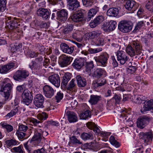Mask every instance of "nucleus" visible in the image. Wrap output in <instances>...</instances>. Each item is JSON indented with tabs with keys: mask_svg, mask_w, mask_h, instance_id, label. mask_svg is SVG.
I'll return each mask as SVG.
<instances>
[{
	"mask_svg": "<svg viewBox=\"0 0 153 153\" xmlns=\"http://www.w3.org/2000/svg\"><path fill=\"white\" fill-rule=\"evenodd\" d=\"M10 81L9 79L7 78L4 79L1 83L0 91L3 92L4 97L8 99L10 94L12 87L11 83H7Z\"/></svg>",
	"mask_w": 153,
	"mask_h": 153,
	"instance_id": "f257e3e1",
	"label": "nucleus"
},
{
	"mask_svg": "<svg viewBox=\"0 0 153 153\" xmlns=\"http://www.w3.org/2000/svg\"><path fill=\"white\" fill-rule=\"evenodd\" d=\"M132 45L135 48L136 51L131 46L128 45L126 49V53L131 56H133L136 54L137 55L140 54L141 51L139 44L136 42H132Z\"/></svg>",
	"mask_w": 153,
	"mask_h": 153,
	"instance_id": "f03ea898",
	"label": "nucleus"
},
{
	"mask_svg": "<svg viewBox=\"0 0 153 153\" xmlns=\"http://www.w3.org/2000/svg\"><path fill=\"white\" fill-rule=\"evenodd\" d=\"M16 62H13L8 63L6 65L0 66V73L6 74L18 66Z\"/></svg>",
	"mask_w": 153,
	"mask_h": 153,
	"instance_id": "7ed1b4c3",
	"label": "nucleus"
},
{
	"mask_svg": "<svg viewBox=\"0 0 153 153\" xmlns=\"http://www.w3.org/2000/svg\"><path fill=\"white\" fill-rule=\"evenodd\" d=\"M29 74V73L27 71L19 70L15 73L13 78L15 80L21 82L25 80Z\"/></svg>",
	"mask_w": 153,
	"mask_h": 153,
	"instance_id": "20e7f679",
	"label": "nucleus"
},
{
	"mask_svg": "<svg viewBox=\"0 0 153 153\" xmlns=\"http://www.w3.org/2000/svg\"><path fill=\"white\" fill-rule=\"evenodd\" d=\"M22 98L23 103L28 105L32 102L33 96L31 92L26 89L24 90L22 94Z\"/></svg>",
	"mask_w": 153,
	"mask_h": 153,
	"instance_id": "39448f33",
	"label": "nucleus"
},
{
	"mask_svg": "<svg viewBox=\"0 0 153 153\" xmlns=\"http://www.w3.org/2000/svg\"><path fill=\"white\" fill-rule=\"evenodd\" d=\"M109 57L108 55L105 53H102L99 56L94 57V59L97 64H100L101 66L105 67L107 64Z\"/></svg>",
	"mask_w": 153,
	"mask_h": 153,
	"instance_id": "423d86ee",
	"label": "nucleus"
},
{
	"mask_svg": "<svg viewBox=\"0 0 153 153\" xmlns=\"http://www.w3.org/2000/svg\"><path fill=\"white\" fill-rule=\"evenodd\" d=\"M151 119V118L149 116H143L140 117L137 119V126L138 127L143 129L146 126Z\"/></svg>",
	"mask_w": 153,
	"mask_h": 153,
	"instance_id": "0eeeda50",
	"label": "nucleus"
},
{
	"mask_svg": "<svg viewBox=\"0 0 153 153\" xmlns=\"http://www.w3.org/2000/svg\"><path fill=\"white\" fill-rule=\"evenodd\" d=\"M84 10H83L79 11L76 13H74L71 16V19L74 22H84L86 21L84 18Z\"/></svg>",
	"mask_w": 153,
	"mask_h": 153,
	"instance_id": "6e6552de",
	"label": "nucleus"
},
{
	"mask_svg": "<svg viewBox=\"0 0 153 153\" xmlns=\"http://www.w3.org/2000/svg\"><path fill=\"white\" fill-rule=\"evenodd\" d=\"M118 28L123 33H127L132 29V26L131 24L126 21H121L119 24Z\"/></svg>",
	"mask_w": 153,
	"mask_h": 153,
	"instance_id": "1a4fd4ad",
	"label": "nucleus"
},
{
	"mask_svg": "<svg viewBox=\"0 0 153 153\" xmlns=\"http://www.w3.org/2000/svg\"><path fill=\"white\" fill-rule=\"evenodd\" d=\"M153 99H151L149 101H146L144 102V105L140 110L141 112L143 114H145L146 111H151L153 112Z\"/></svg>",
	"mask_w": 153,
	"mask_h": 153,
	"instance_id": "9d476101",
	"label": "nucleus"
},
{
	"mask_svg": "<svg viewBox=\"0 0 153 153\" xmlns=\"http://www.w3.org/2000/svg\"><path fill=\"white\" fill-rule=\"evenodd\" d=\"M117 59L121 64H124L128 60V58L127 54L122 51H117Z\"/></svg>",
	"mask_w": 153,
	"mask_h": 153,
	"instance_id": "9b49d317",
	"label": "nucleus"
},
{
	"mask_svg": "<svg viewBox=\"0 0 153 153\" xmlns=\"http://www.w3.org/2000/svg\"><path fill=\"white\" fill-rule=\"evenodd\" d=\"M44 101L43 96L41 94H37L34 97L33 103L36 107L40 108L43 106Z\"/></svg>",
	"mask_w": 153,
	"mask_h": 153,
	"instance_id": "f8f14e48",
	"label": "nucleus"
},
{
	"mask_svg": "<svg viewBox=\"0 0 153 153\" xmlns=\"http://www.w3.org/2000/svg\"><path fill=\"white\" fill-rule=\"evenodd\" d=\"M59 65L62 67H64L68 65L70 63V60L72 58L65 55H62L59 57Z\"/></svg>",
	"mask_w": 153,
	"mask_h": 153,
	"instance_id": "ddd939ff",
	"label": "nucleus"
},
{
	"mask_svg": "<svg viewBox=\"0 0 153 153\" xmlns=\"http://www.w3.org/2000/svg\"><path fill=\"white\" fill-rule=\"evenodd\" d=\"M49 81L56 87H58L60 86V79L58 75L54 74L49 76L48 78Z\"/></svg>",
	"mask_w": 153,
	"mask_h": 153,
	"instance_id": "4468645a",
	"label": "nucleus"
},
{
	"mask_svg": "<svg viewBox=\"0 0 153 153\" xmlns=\"http://www.w3.org/2000/svg\"><path fill=\"white\" fill-rule=\"evenodd\" d=\"M43 93L47 97L51 98L54 95V91L53 88L48 85H45L43 88Z\"/></svg>",
	"mask_w": 153,
	"mask_h": 153,
	"instance_id": "2eb2a0df",
	"label": "nucleus"
},
{
	"mask_svg": "<svg viewBox=\"0 0 153 153\" xmlns=\"http://www.w3.org/2000/svg\"><path fill=\"white\" fill-rule=\"evenodd\" d=\"M67 5L70 10H76L80 6V3L77 0H67Z\"/></svg>",
	"mask_w": 153,
	"mask_h": 153,
	"instance_id": "dca6fc26",
	"label": "nucleus"
},
{
	"mask_svg": "<svg viewBox=\"0 0 153 153\" xmlns=\"http://www.w3.org/2000/svg\"><path fill=\"white\" fill-rule=\"evenodd\" d=\"M34 136L30 140V142L32 141L37 142L39 143L41 141L42 138V135L41 134L42 130L40 128H37L35 129Z\"/></svg>",
	"mask_w": 153,
	"mask_h": 153,
	"instance_id": "f3484780",
	"label": "nucleus"
},
{
	"mask_svg": "<svg viewBox=\"0 0 153 153\" xmlns=\"http://www.w3.org/2000/svg\"><path fill=\"white\" fill-rule=\"evenodd\" d=\"M30 68L34 70L36 74L39 75H41L42 74V65L39 63L33 62V65H29Z\"/></svg>",
	"mask_w": 153,
	"mask_h": 153,
	"instance_id": "a211bd4d",
	"label": "nucleus"
},
{
	"mask_svg": "<svg viewBox=\"0 0 153 153\" xmlns=\"http://www.w3.org/2000/svg\"><path fill=\"white\" fill-rule=\"evenodd\" d=\"M141 138L146 143L152 141L153 137V133L152 132H147L145 133H142L140 134Z\"/></svg>",
	"mask_w": 153,
	"mask_h": 153,
	"instance_id": "6ab92c4d",
	"label": "nucleus"
},
{
	"mask_svg": "<svg viewBox=\"0 0 153 153\" xmlns=\"http://www.w3.org/2000/svg\"><path fill=\"white\" fill-rule=\"evenodd\" d=\"M57 18L59 21L64 22L67 19L68 15L67 11L64 9H63L59 11L57 13Z\"/></svg>",
	"mask_w": 153,
	"mask_h": 153,
	"instance_id": "aec40b11",
	"label": "nucleus"
},
{
	"mask_svg": "<svg viewBox=\"0 0 153 153\" xmlns=\"http://www.w3.org/2000/svg\"><path fill=\"white\" fill-rule=\"evenodd\" d=\"M85 62V61L84 59L82 58L76 59L75 60L72 64V66L74 68L79 69L84 65Z\"/></svg>",
	"mask_w": 153,
	"mask_h": 153,
	"instance_id": "412c9836",
	"label": "nucleus"
},
{
	"mask_svg": "<svg viewBox=\"0 0 153 153\" xmlns=\"http://www.w3.org/2000/svg\"><path fill=\"white\" fill-rule=\"evenodd\" d=\"M37 15L42 17L45 19H47L50 15L49 12L47 9L44 8H41L38 9L37 11Z\"/></svg>",
	"mask_w": 153,
	"mask_h": 153,
	"instance_id": "4be33fe9",
	"label": "nucleus"
},
{
	"mask_svg": "<svg viewBox=\"0 0 153 153\" xmlns=\"http://www.w3.org/2000/svg\"><path fill=\"white\" fill-rule=\"evenodd\" d=\"M60 47L61 50L63 52L71 54L73 52L74 50L73 47H70L65 43H62L60 44Z\"/></svg>",
	"mask_w": 153,
	"mask_h": 153,
	"instance_id": "5701e85b",
	"label": "nucleus"
},
{
	"mask_svg": "<svg viewBox=\"0 0 153 153\" xmlns=\"http://www.w3.org/2000/svg\"><path fill=\"white\" fill-rule=\"evenodd\" d=\"M66 114L70 123L75 122L77 121V115L73 111H68Z\"/></svg>",
	"mask_w": 153,
	"mask_h": 153,
	"instance_id": "b1692460",
	"label": "nucleus"
},
{
	"mask_svg": "<svg viewBox=\"0 0 153 153\" xmlns=\"http://www.w3.org/2000/svg\"><path fill=\"white\" fill-rule=\"evenodd\" d=\"M102 33L100 31H92L85 35L86 40H88L89 39H93L101 35Z\"/></svg>",
	"mask_w": 153,
	"mask_h": 153,
	"instance_id": "393cba45",
	"label": "nucleus"
},
{
	"mask_svg": "<svg viewBox=\"0 0 153 153\" xmlns=\"http://www.w3.org/2000/svg\"><path fill=\"white\" fill-rule=\"evenodd\" d=\"M99 10V8L97 7H95L91 9L88 13V15L85 19V20L87 21H89L91 18L98 12Z\"/></svg>",
	"mask_w": 153,
	"mask_h": 153,
	"instance_id": "a878e982",
	"label": "nucleus"
},
{
	"mask_svg": "<svg viewBox=\"0 0 153 153\" xmlns=\"http://www.w3.org/2000/svg\"><path fill=\"white\" fill-rule=\"evenodd\" d=\"M86 126L88 128L93 130L94 132L97 135L100 134V132H101L96 124L94 123L91 122H89L87 123Z\"/></svg>",
	"mask_w": 153,
	"mask_h": 153,
	"instance_id": "bb28decb",
	"label": "nucleus"
},
{
	"mask_svg": "<svg viewBox=\"0 0 153 153\" xmlns=\"http://www.w3.org/2000/svg\"><path fill=\"white\" fill-rule=\"evenodd\" d=\"M131 99L133 102L140 104L145 100V97L142 95H134L131 97Z\"/></svg>",
	"mask_w": 153,
	"mask_h": 153,
	"instance_id": "cd10ccee",
	"label": "nucleus"
},
{
	"mask_svg": "<svg viewBox=\"0 0 153 153\" xmlns=\"http://www.w3.org/2000/svg\"><path fill=\"white\" fill-rule=\"evenodd\" d=\"M106 82V79L103 78H100L98 79L96 81H94L92 83V85L95 88H97L104 85Z\"/></svg>",
	"mask_w": 153,
	"mask_h": 153,
	"instance_id": "c85d7f7f",
	"label": "nucleus"
},
{
	"mask_svg": "<svg viewBox=\"0 0 153 153\" xmlns=\"http://www.w3.org/2000/svg\"><path fill=\"white\" fill-rule=\"evenodd\" d=\"M71 74L69 73H66L63 76L61 83V86L65 87L67 83L71 79Z\"/></svg>",
	"mask_w": 153,
	"mask_h": 153,
	"instance_id": "c756f323",
	"label": "nucleus"
},
{
	"mask_svg": "<svg viewBox=\"0 0 153 153\" xmlns=\"http://www.w3.org/2000/svg\"><path fill=\"white\" fill-rule=\"evenodd\" d=\"M135 4V2L133 1L126 0L124 5L125 8L128 10H134V7Z\"/></svg>",
	"mask_w": 153,
	"mask_h": 153,
	"instance_id": "7c9ffc66",
	"label": "nucleus"
},
{
	"mask_svg": "<svg viewBox=\"0 0 153 153\" xmlns=\"http://www.w3.org/2000/svg\"><path fill=\"white\" fill-rule=\"evenodd\" d=\"M77 80V85L79 87H84L86 85L87 83L85 79L79 75L77 76L76 77Z\"/></svg>",
	"mask_w": 153,
	"mask_h": 153,
	"instance_id": "2f4dec72",
	"label": "nucleus"
},
{
	"mask_svg": "<svg viewBox=\"0 0 153 153\" xmlns=\"http://www.w3.org/2000/svg\"><path fill=\"white\" fill-rule=\"evenodd\" d=\"M127 111L126 110H122L121 111V114H120V117L121 118H123L124 117H126L125 118V120H126V124L127 126L129 127H131L133 126V123L132 121L129 120V121L128 120H127V117H128L127 114Z\"/></svg>",
	"mask_w": 153,
	"mask_h": 153,
	"instance_id": "473e14b6",
	"label": "nucleus"
},
{
	"mask_svg": "<svg viewBox=\"0 0 153 153\" xmlns=\"http://www.w3.org/2000/svg\"><path fill=\"white\" fill-rule=\"evenodd\" d=\"M104 70L101 68L97 69L94 72L92 76L95 78L97 79L100 78L102 77Z\"/></svg>",
	"mask_w": 153,
	"mask_h": 153,
	"instance_id": "72a5a7b5",
	"label": "nucleus"
},
{
	"mask_svg": "<svg viewBox=\"0 0 153 153\" xmlns=\"http://www.w3.org/2000/svg\"><path fill=\"white\" fill-rule=\"evenodd\" d=\"M118 13V10L117 8H110L107 11V15L110 16L115 17L117 16Z\"/></svg>",
	"mask_w": 153,
	"mask_h": 153,
	"instance_id": "f704fd0d",
	"label": "nucleus"
},
{
	"mask_svg": "<svg viewBox=\"0 0 153 153\" xmlns=\"http://www.w3.org/2000/svg\"><path fill=\"white\" fill-rule=\"evenodd\" d=\"M72 37L79 42H81L82 40V35L79 31L76 30L74 32L72 35Z\"/></svg>",
	"mask_w": 153,
	"mask_h": 153,
	"instance_id": "c9c22d12",
	"label": "nucleus"
},
{
	"mask_svg": "<svg viewBox=\"0 0 153 153\" xmlns=\"http://www.w3.org/2000/svg\"><path fill=\"white\" fill-rule=\"evenodd\" d=\"M101 96L91 95L90 96V99L89 102L92 105H95L101 99Z\"/></svg>",
	"mask_w": 153,
	"mask_h": 153,
	"instance_id": "e433bc0d",
	"label": "nucleus"
},
{
	"mask_svg": "<svg viewBox=\"0 0 153 153\" xmlns=\"http://www.w3.org/2000/svg\"><path fill=\"white\" fill-rule=\"evenodd\" d=\"M91 113L89 110H87L82 112L79 115L80 118L82 119L86 120L91 117Z\"/></svg>",
	"mask_w": 153,
	"mask_h": 153,
	"instance_id": "4c0bfd02",
	"label": "nucleus"
},
{
	"mask_svg": "<svg viewBox=\"0 0 153 153\" xmlns=\"http://www.w3.org/2000/svg\"><path fill=\"white\" fill-rule=\"evenodd\" d=\"M81 137L84 140L93 139V134L90 133H83L81 135Z\"/></svg>",
	"mask_w": 153,
	"mask_h": 153,
	"instance_id": "58836bf2",
	"label": "nucleus"
},
{
	"mask_svg": "<svg viewBox=\"0 0 153 153\" xmlns=\"http://www.w3.org/2000/svg\"><path fill=\"white\" fill-rule=\"evenodd\" d=\"M70 144L75 145H78L82 144V143L80 140L77 139L75 136H73L70 138Z\"/></svg>",
	"mask_w": 153,
	"mask_h": 153,
	"instance_id": "ea45409f",
	"label": "nucleus"
},
{
	"mask_svg": "<svg viewBox=\"0 0 153 153\" xmlns=\"http://www.w3.org/2000/svg\"><path fill=\"white\" fill-rule=\"evenodd\" d=\"M0 125L2 128L6 129L7 132H8L11 131L13 130V127L12 126L4 122H1Z\"/></svg>",
	"mask_w": 153,
	"mask_h": 153,
	"instance_id": "a19ab883",
	"label": "nucleus"
},
{
	"mask_svg": "<svg viewBox=\"0 0 153 153\" xmlns=\"http://www.w3.org/2000/svg\"><path fill=\"white\" fill-rule=\"evenodd\" d=\"M74 82L75 80L74 79H72L70 82L69 84L67 89V91L68 93H71V91H72V90H73L74 88L76 85Z\"/></svg>",
	"mask_w": 153,
	"mask_h": 153,
	"instance_id": "79ce46f5",
	"label": "nucleus"
},
{
	"mask_svg": "<svg viewBox=\"0 0 153 153\" xmlns=\"http://www.w3.org/2000/svg\"><path fill=\"white\" fill-rule=\"evenodd\" d=\"M73 28V26L72 24L67 25L63 29V32L65 34L69 33L72 31Z\"/></svg>",
	"mask_w": 153,
	"mask_h": 153,
	"instance_id": "37998d69",
	"label": "nucleus"
},
{
	"mask_svg": "<svg viewBox=\"0 0 153 153\" xmlns=\"http://www.w3.org/2000/svg\"><path fill=\"white\" fill-rule=\"evenodd\" d=\"M146 8L149 11L153 12V1L151 0H148L145 5Z\"/></svg>",
	"mask_w": 153,
	"mask_h": 153,
	"instance_id": "c03bdc74",
	"label": "nucleus"
},
{
	"mask_svg": "<svg viewBox=\"0 0 153 153\" xmlns=\"http://www.w3.org/2000/svg\"><path fill=\"white\" fill-rule=\"evenodd\" d=\"M18 107H16L12 110L10 113L7 114L6 115L5 117L10 118L16 114L18 113Z\"/></svg>",
	"mask_w": 153,
	"mask_h": 153,
	"instance_id": "a18cd8bd",
	"label": "nucleus"
},
{
	"mask_svg": "<svg viewBox=\"0 0 153 153\" xmlns=\"http://www.w3.org/2000/svg\"><path fill=\"white\" fill-rule=\"evenodd\" d=\"M35 24L36 26H39L41 28H47L48 27L47 24L42 21L36 20Z\"/></svg>",
	"mask_w": 153,
	"mask_h": 153,
	"instance_id": "49530a36",
	"label": "nucleus"
},
{
	"mask_svg": "<svg viewBox=\"0 0 153 153\" xmlns=\"http://www.w3.org/2000/svg\"><path fill=\"white\" fill-rule=\"evenodd\" d=\"M6 0H0V11L4 12L6 9Z\"/></svg>",
	"mask_w": 153,
	"mask_h": 153,
	"instance_id": "de8ad7c7",
	"label": "nucleus"
},
{
	"mask_svg": "<svg viewBox=\"0 0 153 153\" xmlns=\"http://www.w3.org/2000/svg\"><path fill=\"white\" fill-rule=\"evenodd\" d=\"M108 23L109 24L108 28H109V31L114 30L117 26V22L111 20Z\"/></svg>",
	"mask_w": 153,
	"mask_h": 153,
	"instance_id": "09e8293b",
	"label": "nucleus"
},
{
	"mask_svg": "<svg viewBox=\"0 0 153 153\" xmlns=\"http://www.w3.org/2000/svg\"><path fill=\"white\" fill-rule=\"evenodd\" d=\"M109 141L111 143L116 147L117 148L120 147V144L115 140L114 137L111 136L109 138Z\"/></svg>",
	"mask_w": 153,
	"mask_h": 153,
	"instance_id": "8fccbe9b",
	"label": "nucleus"
},
{
	"mask_svg": "<svg viewBox=\"0 0 153 153\" xmlns=\"http://www.w3.org/2000/svg\"><path fill=\"white\" fill-rule=\"evenodd\" d=\"M11 150L14 152L17 153H23V147L22 146L20 145L17 147H14Z\"/></svg>",
	"mask_w": 153,
	"mask_h": 153,
	"instance_id": "3c124183",
	"label": "nucleus"
},
{
	"mask_svg": "<svg viewBox=\"0 0 153 153\" xmlns=\"http://www.w3.org/2000/svg\"><path fill=\"white\" fill-rule=\"evenodd\" d=\"M6 143L9 146H15L17 144H19V142L15 139H11L10 140H8L6 141Z\"/></svg>",
	"mask_w": 153,
	"mask_h": 153,
	"instance_id": "603ef678",
	"label": "nucleus"
},
{
	"mask_svg": "<svg viewBox=\"0 0 153 153\" xmlns=\"http://www.w3.org/2000/svg\"><path fill=\"white\" fill-rule=\"evenodd\" d=\"M19 130L20 131L25 132L28 128L27 124L24 125L22 123L19 124Z\"/></svg>",
	"mask_w": 153,
	"mask_h": 153,
	"instance_id": "864d4df0",
	"label": "nucleus"
},
{
	"mask_svg": "<svg viewBox=\"0 0 153 153\" xmlns=\"http://www.w3.org/2000/svg\"><path fill=\"white\" fill-rule=\"evenodd\" d=\"M134 151L132 153H145L144 149L143 146L140 145L138 147H136Z\"/></svg>",
	"mask_w": 153,
	"mask_h": 153,
	"instance_id": "5fc2aeb1",
	"label": "nucleus"
},
{
	"mask_svg": "<svg viewBox=\"0 0 153 153\" xmlns=\"http://www.w3.org/2000/svg\"><path fill=\"white\" fill-rule=\"evenodd\" d=\"M37 118L39 120H45L48 117V115L45 112H42L38 114L37 116Z\"/></svg>",
	"mask_w": 153,
	"mask_h": 153,
	"instance_id": "6e6d98bb",
	"label": "nucleus"
},
{
	"mask_svg": "<svg viewBox=\"0 0 153 153\" xmlns=\"http://www.w3.org/2000/svg\"><path fill=\"white\" fill-rule=\"evenodd\" d=\"M94 43L96 46H102L104 44L103 39L102 38H98L95 41Z\"/></svg>",
	"mask_w": 153,
	"mask_h": 153,
	"instance_id": "4d7b16f0",
	"label": "nucleus"
},
{
	"mask_svg": "<svg viewBox=\"0 0 153 153\" xmlns=\"http://www.w3.org/2000/svg\"><path fill=\"white\" fill-rule=\"evenodd\" d=\"M94 67V65L93 61L88 63L86 66V71L89 72Z\"/></svg>",
	"mask_w": 153,
	"mask_h": 153,
	"instance_id": "13d9d810",
	"label": "nucleus"
},
{
	"mask_svg": "<svg viewBox=\"0 0 153 153\" xmlns=\"http://www.w3.org/2000/svg\"><path fill=\"white\" fill-rule=\"evenodd\" d=\"M83 5L86 7H91L93 4L92 0H82Z\"/></svg>",
	"mask_w": 153,
	"mask_h": 153,
	"instance_id": "bf43d9fd",
	"label": "nucleus"
},
{
	"mask_svg": "<svg viewBox=\"0 0 153 153\" xmlns=\"http://www.w3.org/2000/svg\"><path fill=\"white\" fill-rule=\"evenodd\" d=\"M63 96V95L62 93L60 91L58 92L55 96V98L56 100V102H59L62 99Z\"/></svg>",
	"mask_w": 153,
	"mask_h": 153,
	"instance_id": "052dcab7",
	"label": "nucleus"
},
{
	"mask_svg": "<svg viewBox=\"0 0 153 153\" xmlns=\"http://www.w3.org/2000/svg\"><path fill=\"white\" fill-rule=\"evenodd\" d=\"M136 70V68L134 66H130L127 68V72L128 74H133Z\"/></svg>",
	"mask_w": 153,
	"mask_h": 153,
	"instance_id": "680f3d73",
	"label": "nucleus"
},
{
	"mask_svg": "<svg viewBox=\"0 0 153 153\" xmlns=\"http://www.w3.org/2000/svg\"><path fill=\"white\" fill-rule=\"evenodd\" d=\"M16 134L17 135L18 138L20 139H22L24 138L25 136L26 135V134L25 132H22V131H19L17 130Z\"/></svg>",
	"mask_w": 153,
	"mask_h": 153,
	"instance_id": "e2e57ef3",
	"label": "nucleus"
},
{
	"mask_svg": "<svg viewBox=\"0 0 153 153\" xmlns=\"http://www.w3.org/2000/svg\"><path fill=\"white\" fill-rule=\"evenodd\" d=\"M94 20L96 21L97 23L99 24L101 23L104 20V17L102 15H100L97 16Z\"/></svg>",
	"mask_w": 153,
	"mask_h": 153,
	"instance_id": "0e129e2a",
	"label": "nucleus"
},
{
	"mask_svg": "<svg viewBox=\"0 0 153 153\" xmlns=\"http://www.w3.org/2000/svg\"><path fill=\"white\" fill-rule=\"evenodd\" d=\"M110 134L111 133L102 131L100 132V135L106 140Z\"/></svg>",
	"mask_w": 153,
	"mask_h": 153,
	"instance_id": "69168bd1",
	"label": "nucleus"
},
{
	"mask_svg": "<svg viewBox=\"0 0 153 153\" xmlns=\"http://www.w3.org/2000/svg\"><path fill=\"white\" fill-rule=\"evenodd\" d=\"M6 25L8 28L12 30L16 28V25H14L13 23L11 21L7 23Z\"/></svg>",
	"mask_w": 153,
	"mask_h": 153,
	"instance_id": "338daca9",
	"label": "nucleus"
},
{
	"mask_svg": "<svg viewBox=\"0 0 153 153\" xmlns=\"http://www.w3.org/2000/svg\"><path fill=\"white\" fill-rule=\"evenodd\" d=\"M15 50H14L13 48H11V51L13 52H16L18 51H20L22 48V44L19 43L18 45H15Z\"/></svg>",
	"mask_w": 153,
	"mask_h": 153,
	"instance_id": "774afa93",
	"label": "nucleus"
}]
</instances>
